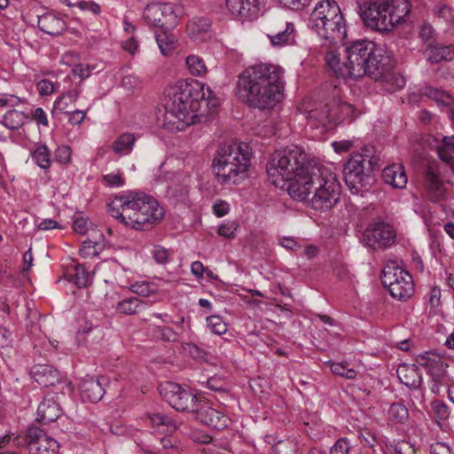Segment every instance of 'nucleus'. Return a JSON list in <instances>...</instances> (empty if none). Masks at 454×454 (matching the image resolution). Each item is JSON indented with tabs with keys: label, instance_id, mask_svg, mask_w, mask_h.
<instances>
[{
	"label": "nucleus",
	"instance_id": "f257e3e1",
	"mask_svg": "<svg viewBox=\"0 0 454 454\" xmlns=\"http://www.w3.org/2000/svg\"><path fill=\"white\" fill-rule=\"evenodd\" d=\"M266 171L270 182L286 185L292 199L308 201L318 212L330 211L339 201L340 184L335 173L296 145L276 151L270 158Z\"/></svg>",
	"mask_w": 454,
	"mask_h": 454
},
{
	"label": "nucleus",
	"instance_id": "f03ea898",
	"mask_svg": "<svg viewBox=\"0 0 454 454\" xmlns=\"http://www.w3.org/2000/svg\"><path fill=\"white\" fill-rule=\"evenodd\" d=\"M343 61L340 54L330 51L325 54L329 72L337 78H361L364 75L381 82L388 92H394L405 85L403 75L394 72L395 61L387 52L369 40L342 41Z\"/></svg>",
	"mask_w": 454,
	"mask_h": 454
},
{
	"label": "nucleus",
	"instance_id": "7ed1b4c3",
	"mask_svg": "<svg viewBox=\"0 0 454 454\" xmlns=\"http://www.w3.org/2000/svg\"><path fill=\"white\" fill-rule=\"evenodd\" d=\"M218 106L219 100L208 86L181 83L168 92L162 125L170 131L184 130L203 114L202 108L215 110Z\"/></svg>",
	"mask_w": 454,
	"mask_h": 454
},
{
	"label": "nucleus",
	"instance_id": "20e7f679",
	"mask_svg": "<svg viewBox=\"0 0 454 454\" xmlns=\"http://www.w3.org/2000/svg\"><path fill=\"white\" fill-rule=\"evenodd\" d=\"M283 74L284 70L273 64L250 66L239 75L238 94L250 107L271 109L283 98Z\"/></svg>",
	"mask_w": 454,
	"mask_h": 454
},
{
	"label": "nucleus",
	"instance_id": "39448f33",
	"mask_svg": "<svg viewBox=\"0 0 454 454\" xmlns=\"http://www.w3.org/2000/svg\"><path fill=\"white\" fill-rule=\"evenodd\" d=\"M411 11L409 0H364L359 13L364 25L380 32L392 30L405 20Z\"/></svg>",
	"mask_w": 454,
	"mask_h": 454
},
{
	"label": "nucleus",
	"instance_id": "423d86ee",
	"mask_svg": "<svg viewBox=\"0 0 454 454\" xmlns=\"http://www.w3.org/2000/svg\"><path fill=\"white\" fill-rule=\"evenodd\" d=\"M231 142L221 145L213 159L212 169L221 184H235L244 178L250 166L247 146Z\"/></svg>",
	"mask_w": 454,
	"mask_h": 454
},
{
	"label": "nucleus",
	"instance_id": "0eeeda50",
	"mask_svg": "<svg viewBox=\"0 0 454 454\" xmlns=\"http://www.w3.org/2000/svg\"><path fill=\"white\" fill-rule=\"evenodd\" d=\"M309 27L330 43L342 42L347 37L343 15L333 0H324L317 4L310 14Z\"/></svg>",
	"mask_w": 454,
	"mask_h": 454
},
{
	"label": "nucleus",
	"instance_id": "6e6552de",
	"mask_svg": "<svg viewBox=\"0 0 454 454\" xmlns=\"http://www.w3.org/2000/svg\"><path fill=\"white\" fill-rule=\"evenodd\" d=\"M380 158L374 148L365 146L361 152L353 153L344 167L345 182L353 194L369 191L374 179L372 173L380 169Z\"/></svg>",
	"mask_w": 454,
	"mask_h": 454
},
{
	"label": "nucleus",
	"instance_id": "1a4fd4ad",
	"mask_svg": "<svg viewBox=\"0 0 454 454\" xmlns=\"http://www.w3.org/2000/svg\"><path fill=\"white\" fill-rule=\"evenodd\" d=\"M127 226L135 230H147L160 222L164 216L163 207L153 196L143 192L128 195L126 210Z\"/></svg>",
	"mask_w": 454,
	"mask_h": 454
},
{
	"label": "nucleus",
	"instance_id": "9d476101",
	"mask_svg": "<svg viewBox=\"0 0 454 454\" xmlns=\"http://www.w3.org/2000/svg\"><path fill=\"white\" fill-rule=\"evenodd\" d=\"M183 14L180 5L173 3H151L144 11V19L150 27L173 29Z\"/></svg>",
	"mask_w": 454,
	"mask_h": 454
},
{
	"label": "nucleus",
	"instance_id": "9b49d317",
	"mask_svg": "<svg viewBox=\"0 0 454 454\" xmlns=\"http://www.w3.org/2000/svg\"><path fill=\"white\" fill-rule=\"evenodd\" d=\"M159 389L162 398L177 411L194 413L200 402L189 387L172 381L160 384Z\"/></svg>",
	"mask_w": 454,
	"mask_h": 454
},
{
	"label": "nucleus",
	"instance_id": "f8f14e48",
	"mask_svg": "<svg viewBox=\"0 0 454 454\" xmlns=\"http://www.w3.org/2000/svg\"><path fill=\"white\" fill-rule=\"evenodd\" d=\"M13 442L17 447H26L30 454H55L59 448L55 439L37 427H28L24 434L14 437Z\"/></svg>",
	"mask_w": 454,
	"mask_h": 454
},
{
	"label": "nucleus",
	"instance_id": "ddd939ff",
	"mask_svg": "<svg viewBox=\"0 0 454 454\" xmlns=\"http://www.w3.org/2000/svg\"><path fill=\"white\" fill-rule=\"evenodd\" d=\"M416 362L431 377L434 382L432 386L434 393H438L441 386L449 384L447 375L448 364L440 354L435 351H426L416 357Z\"/></svg>",
	"mask_w": 454,
	"mask_h": 454
},
{
	"label": "nucleus",
	"instance_id": "4468645a",
	"mask_svg": "<svg viewBox=\"0 0 454 454\" xmlns=\"http://www.w3.org/2000/svg\"><path fill=\"white\" fill-rule=\"evenodd\" d=\"M31 377L43 387H52L53 392L62 395H72L74 385L65 378H61L59 372L49 364H35L31 368Z\"/></svg>",
	"mask_w": 454,
	"mask_h": 454
},
{
	"label": "nucleus",
	"instance_id": "2eb2a0df",
	"mask_svg": "<svg viewBox=\"0 0 454 454\" xmlns=\"http://www.w3.org/2000/svg\"><path fill=\"white\" fill-rule=\"evenodd\" d=\"M381 281L387 287L392 297L400 301L410 298L413 294L411 275L403 270H384Z\"/></svg>",
	"mask_w": 454,
	"mask_h": 454
},
{
	"label": "nucleus",
	"instance_id": "dca6fc26",
	"mask_svg": "<svg viewBox=\"0 0 454 454\" xmlns=\"http://www.w3.org/2000/svg\"><path fill=\"white\" fill-rule=\"evenodd\" d=\"M362 242L364 246L374 250H383L395 242V232L392 226L386 223H372L364 231Z\"/></svg>",
	"mask_w": 454,
	"mask_h": 454
},
{
	"label": "nucleus",
	"instance_id": "f3484780",
	"mask_svg": "<svg viewBox=\"0 0 454 454\" xmlns=\"http://www.w3.org/2000/svg\"><path fill=\"white\" fill-rule=\"evenodd\" d=\"M194 418L215 430L226 428L231 421L222 411L213 408L208 403L200 401L194 413Z\"/></svg>",
	"mask_w": 454,
	"mask_h": 454
},
{
	"label": "nucleus",
	"instance_id": "a211bd4d",
	"mask_svg": "<svg viewBox=\"0 0 454 454\" xmlns=\"http://www.w3.org/2000/svg\"><path fill=\"white\" fill-rule=\"evenodd\" d=\"M59 392L45 395L37 408V421L41 424H50L56 421L62 413Z\"/></svg>",
	"mask_w": 454,
	"mask_h": 454
},
{
	"label": "nucleus",
	"instance_id": "6ab92c4d",
	"mask_svg": "<svg viewBox=\"0 0 454 454\" xmlns=\"http://www.w3.org/2000/svg\"><path fill=\"white\" fill-rule=\"evenodd\" d=\"M263 0H225L228 11L239 20L256 19L261 12Z\"/></svg>",
	"mask_w": 454,
	"mask_h": 454
},
{
	"label": "nucleus",
	"instance_id": "aec40b11",
	"mask_svg": "<svg viewBox=\"0 0 454 454\" xmlns=\"http://www.w3.org/2000/svg\"><path fill=\"white\" fill-rule=\"evenodd\" d=\"M108 380L106 377H90L83 380L80 385L81 396L84 401L97 403L100 401L105 393V387Z\"/></svg>",
	"mask_w": 454,
	"mask_h": 454
},
{
	"label": "nucleus",
	"instance_id": "412c9836",
	"mask_svg": "<svg viewBox=\"0 0 454 454\" xmlns=\"http://www.w3.org/2000/svg\"><path fill=\"white\" fill-rule=\"evenodd\" d=\"M37 26L41 31L51 35H59L67 28L64 19L56 12H46L38 16Z\"/></svg>",
	"mask_w": 454,
	"mask_h": 454
},
{
	"label": "nucleus",
	"instance_id": "4be33fe9",
	"mask_svg": "<svg viewBox=\"0 0 454 454\" xmlns=\"http://www.w3.org/2000/svg\"><path fill=\"white\" fill-rule=\"evenodd\" d=\"M425 187L431 201L438 202L444 199L445 188L433 166H429L425 173Z\"/></svg>",
	"mask_w": 454,
	"mask_h": 454
},
{
	"label": "nucleus",
	"instance_id": "5701e85b",
	"mask_svg": "<svg viewBox=\"0 0 454 454\" xmlns=\"http://www.w3.org/2000/svg\"><path fill=\"white\" fill-rule=\"evenodd\" d=\"M382 179L386 184L396 189L405 188L408 182L404 168L402 164H392L384 168Z\"/></svg>",
	"mask_w": 454,
	"mask_h": 454
},
{
	"label": "nucleus",
	"instance_id": "b1692460",
	"mask_svg": "<svg viewBox=\"0 0 454 454\" xmlns=\"http://www.w3.org/2000/svg\"><path fill=\"white\" fill-rule=\"evenodd\" d=\"M400 381L410 389H418L422 384V375L416 364H402L397 369Z\"/></svg>",
	"mask_w": 454,
	"mask_h": 454
},
{
	"label": "nucleus",
	"instance_id": "393cba45",
	"mask_svg": "<svg viewBox=\"0 0 454 454\" xmlns=\"http://www.w3.org/2000/svg\"><path fill=\"white\" fill-rule=\"evenodd\" d=\"M333 99L319 107L311 109L308 112L307 118L310 121H316L325 129H330L334 128L332 119H333Z\"/></svg>",
	"mask_w": 454,
	"mask_h": 454
},
{
	"label": "nucleus",
	"instance_id": "a878e982",
	"mask_svg": "<svg viewBox=\"0 0 454 454\" xmlns=\"http://www.w3.org/2000/svg\"><path fill=\"white\" fill-rule=\"evenodd\" d=\"M333 119H332V122L334 127L345 121L351 122L355 119V108L352 105L333 98Z\"/></svg>",
	"mask_w": 454,
	"mask_h": 454
},
{
	"label": "nucleus",
	"instance_id": "bb28decb",
	"mask_svg": "<svg viewBox=\"0 0 454 454\" xmlns=\"http://www.w3.org/2000/svg\"><path fill=\"white\" fill-rule=\"evenodd\" d=\"M147 417L152 426L161 433L172 434L179 427V424L165 413H148Z\"/></svg>",
	"mask_w": 454,
	"mask_h": 454
},
{
	"label": "nucleus",
	"instance_id": "cd10ccee",
	"mask_svg": "<svg viewBox=\"0 0 454 454\" xmlns=\"http://www.w3.org/2000/svg\"><path fill=\"white\" fill-rule=\"evenodd\" d=\"M67 272L69 281L74 282L79 288L87 287L92 282V278L84 265L79 263L71 265Z\"/></svg>",
	"mask_w": 454,
	"mask_h": 454
},
{
	"label": "nucleus",
	"instance_id": "c85d7f7f",
	"mask_svg": "<svg viewBox=\"0 0 454 454\" xmlns=\"http://www.w3.org/2000/svg\"><path fill=\"white\" fill-rule=\"evenodd\" d=\"M210 28V21L207 18L195 17L187 24V33L194 40H204Z\"/></svg>",
	"mask_w": 454,
	"mask_h": 454
},
{
	"label": "nucleus",
	"instance_id": "c756f323",
	"mask_svg": "<svg viewBox=\"0 0 454 454\" xmlns=\"http://www.w3.org/2000/svg\"><path fill=\"white\" fill-rule=\"evenodd\" d=\"M285 27L284 30H272L271 34H267L273 46H284L294 43V25H286Z\"/></svg>",
	"mask_w": 454,
	"mask_h": 454
},
{
	"label": "nucleus",
	"instance_id": "7c9ffc66",
	"mask_svg": "<svg viewBox=\"0 0 454 454\" xmlns=\"http://www.w3.org/2000/svg\"><path fill=\"white\" fill-rule=\"evenodd\" d=\"M145 304V302L137 297H129L117 302L115 310L121 315H136L144 308Z\"/></svg>",
	"mask_w": 454,
	"mask_h": 454
},
{
	"label": "nucleus",
	"instance_id": "2f4dec72",
	"mask_svg": "<svg viewBox=\"0 0 454 454\" xmlns=\"http://www.w3.org/2000/svg\"><path fill=\"white\" fill-rule=\"evenodd\" d=\"M34 162L44 171L49 170L52 160L51 158V150L46 145L37 144L35 148L30 153Z\"/></svg>",
	"mask_w": 454,
	"mask_h": 454
},
{
	"label": "nucleus",
	"instance_id": "473e14b6",
	"mask_svg": "<svg viewBox=\"0 0 454 454\" xmlns=\"http://www.w3.org/2000/svg\"><path fill=\"white\" fill-rule=\"evenodd\" d=\"M427 59L432 63H439L442 60H450L453 51L450 46L431 44L427 50Z\"/></svg>",
	"mask_w": 454,
	"mask_h": 454
},
{
	"label": "nucleus",
	"instance_id": "72a5a7b5",
	"mask_svg": "<svg viewBox=\"0 0 454 454\" xmlns=\"http://www.w3.org/2000/svg\"><path fill=\"white\" fill-rule=\"evenodd\" d=\"M127 201L128 195L116 196L107 204V208L110 215L125 225H127V221L126 215H124V211L126 210Z\"/></svg>",
	"mask_w": 454,
	"mask_h": 454
},
{
	"label": "nucleus",
	"instance_id": "f704fd0d",
	"mask_svg": "<svg viewBox=\"0 0 454 454\" xmlns=\"http://www.w3.org/2000/svg\"><path fill=\"white\" fill-rule=\"evenodd\" d=\"M172 29H160V32H155V38L160 52L164 56L170 54L175 47L176 36L171 33Z\"/></svg>",
	"mask_w": 454,
	"mask_h": 454
},
{
	"label": "nucleus",
	"instance_id": "c9c22d12",
	"mask_svg": "<svg viewBox=\"0 0 454 454\" xmlns=\"http://www.w3.org/2000/svg\"><path fill=\"white\" fill-rule=\"evenodd\" d=\"M27 118L23 112L12 109L4 114L1 122L7 129L14 130L23 126Z\"/></svg>",
	"mask_w": 454,
	"mask_h": 454
},
{
	"label": "nucleus",
	"instance_id": "e433bc0d",
	"mask_svg": "<svg viewBox=\"0 0 454 454\" xmlns=\"http://www.w3.org/2000/svg\"><path fill=\"white\" fill-rule=\"evenodd\" d=\"M136 137L131 133L119 136L113 144V151L117 154H129L134 145Z\"/></svg>",
	"mask_w": 454,
	"mask_h": 454
},
{
	"label": "nucleus",
	"instance_id": "4c0bfd02",
	"mask_svg": "<svg viewBox=\"0 0 454 454\" xmlns=\"http://www.w3.org/2000/svg\"><path fill=\"white\" fill-rule=\"evenodd\" d=\"M388 419L393 423L404 424L409 419V411L401 403H394L387 411Z\"/></svg>",
	"mask_w": 454,
	"mask_h": 454
},
{
	"label": "nucleus",
	"instance_id": "58836bf2",
	"mask_svg": "<svg viewBox=\"0 0 454 454\" xmlns=\"http://www.w3.org/2000/svg\"><path fill=\"white\" fill-rule=\"evenodd\" d=\"M434 19L446 24H451L454 21V10L446 4L437 3L432 9Z\"/></svg>",
	"mask_w": 454,
	"mask_h": 454
},
{
	"label": "nucleus",
	"instance_id": "ea45409f",
	"mask_svg": "<svg viewBox=\"0 0 454 454\" xmlns=\"http://www.w3.org/2000/svg\"><path fill=\"white\" fill-rule=\"evenodd\" d=\"M207 386L210 390L218 393L224 400H227L230 396L228 392V383L222 377L213 376L209 378L207 381Z\"/></svg>",
	"mask_w": 454,
	"mask_h": 454
},
{
	"label": "nucleus",
	"instance_id": "a19ab883",
	"mask_svg": "<svg viewBox=\"0 0 454 454\" xmlns=\"http://www.w3.org/2000/svg\"><path fill=\"white\" fill-rule=\"evenodd\" d=\"M186 65L190 73L196 76H201L207 71L203 59L196 55H189L186 58Z\"/></svg>",
	"mask_w": 454,
	"mask_h": 454
},
{
	"label": "nucleus",
	"instance_id": "79ce46f5",
	"mask_svg": "<svg viewBox=\"0 0 454 454\" xmlns=\"http://www.w3.org/2000/svg\"><path fill=\"white\" fill-rule=\"evenodd\" d=\"M206 321L207 328L215 334L222 335L228 330L226 323L220 316H209L207 317Z\"/></svg>",
	"mask_w": 454,
	"mask_h": 454
},
{
	"label": "nucleus",
	"instance_id": "37998d69",
	"mask_svg": "<svg viewBox=\"0 0 454 454\" xmlns=\"http://www.w3.org/2000/svg\"><path fill=\"white\" fill-rule=\"evenodd\" d=\"M100 249V244L98 241L88 239L82 242L79 253L82 257L87 258L98 255Z\"/></svg>",
	"mask_w": 454,
	"mask_h": 454
},
{
	"label": "nucleus",
	"instance_id": "c03bdc74",
	"mask_svg": "<svg viewBox=\"0 0 454 454\" xmlns=\"http://www.w3.org/2000/svg\"><path fill=\"white\" fill-rule=\"evenodd\" d=\"M331 371L333 374L347 380H353L356 377V372L353 368H348L344 363H332Z\"/></svg>",
	"mask_w": 454,
	"mask_h": 454
},
{
	"label": "nucleus",
	"instance_id": "a18cd8bd",
	"mask_svg": "<svg viewBox=\"0 0 454 454\" xmlns=\"http://www.w3.org/2000/svg\"><path fill=\"white\" fill-rule=\"evenodd\" d=\"M426 95L443 106H450L453 102V98L450 94L434 88L427 89Z\"/></svg>",
	"mask_w": 454,
	"mask_h": 454
},
{
	"label": "nucleus",
	"instance_id": "49530a36",
	"mask_svg": "<svg viewBox=\"0 0 454 454\" xmlns=\"http://www.w3.org/2000/svg\"><path fill=\"white\" fill-rule=\"evenodd\" d=\"M80 92L81 91L77 89L67 91L56 99L55 106L59 107L60 110H64L69 103H74L78 99Z\"/></svg>",
	"mask_w": 454,
	"mask_h": 454
},
{
	"label": "nucleus",
	"instance_id": "de8ad7c7",
	"mask_svg": "<svg viewBox=\"0 0 454 454\" xmlns=\"http://www.w3.org/2000/svg\"><path fill=\"white\" fill-rule=\"evenodd\" d=\"M130 291L137 295L148 297L156 293L155 285L149 282H136L131 285Z\"/></svg>",
	"mask_w": 454,
	"mask_h": 454
},
{
	"label": "nucleus",
	"instance_id": "09e8293b",
	"mask_svg": "<svg viewBox=\"0 0 454 454\" xmlns=\"http://www.w3.org/2000/svg\"><path fill=\"white\" fill-rule=\"evenodd\" d=\"M419 37L430 46L435 42V31L432 25L428 22L424 21L419 28Z\"/></svg>",
	"mask_w": 454,
	"mask_h": 454
},
{
	"label": "nucleus",
	"instance_id": "8fccbe9b",
	"mask_svg": "<svg viewBox=\"0 0 454 454\" xmlns=\"http://www.w3.org/2000/svg\"><path fill=\"white\" fill-rule=\"evenodd\" d=\"M432 411L434 417L440 420H445L449 418L450 411L448 406L440 400H434L431 403Z\"/></svg>",
	"mask_w": 454,
	"mask_h": 454
},
{
	"label": "nucleus",
	"instance_id": "3c124183",
	"mask_svg": "<svg viewBox=\"0 0 454 454\" xmlns=\"http://www.w3.org/2000/svg\"><path fill=\"white\" fill-rule=\"evenodd\" d=\"M72 151L68 145H59L54 152V159L59 164H67L71 160Z\"/></svg>",
	"mask_w": 454,
	"mask_h": 454
},
{
	"label": "nucleus",
	"instance_id": "603ef678",
	"mask_svg": "<svg viewBox=\"0 0 454 454\" xmlns=\"http://www.w3.org/2000/svg\"><path fill=\"white\" fill-rule=\"evenodd\" d=\"M103 181L105 184L112 187H121L123 186L125 183L122 177V173L120 169H117L113 173L104 175Z\"/></svg>",
	"mask_w": 454,
	"mask_h": 454
},
{
	"label": "nucleus",
	"instance_id": "864d4df0",
	"mask_svg": "<svg viewBox=\"0 0 454 454\" xmlns=\"http://www.w3.org/2000/svg\"><path fill=\"white\" fill-rule=\"evenodd\" d=\"M351 445L347 438H340L331 447L329 454H349Z\"/></svg>",
	"mask_w": 454,
	"mask_h": 454
},
{
	"label": "nucleus",
	"instance_id": "5fc2aeb1",
	"mask_svg": "<svg viewBox=\"0 0 454 454\" xmlns=\"http://www.w3.org/2000/svg\"><path fill=\"white\" fill-rule=\"evenodd\" d=\"M156 333L159 334L160 338L164 341L174 342L177 340V333L170 327L158 326L156 329Z\"/></svg>",
	"mask_w": 454,
	"mask_h": 454
},
{
	"label": "nucleus",
	"instance_id": "6e6d98bb",
	"mask_svg": "<svg viewBox=\"0 0 454 454\" xmlns=\"http://www.w3.org/2000/svg\"><path fill=\"white\" fill-rule=\"evenodd\" d=\"M238 225L235 222H227L223 223L218 228V234L228 239L235 237V231Z\"/></svg>",
	"mask_w": 454,
	"mask_h": 454
},
{
	"label": "nucleus",
	"instance_id": "4d7b16f0",
	"mask_svg": "<svg viewBox=\"0 0 454 454\" xmlns=\"http://www.w3.org/2000/svg\"><path fill=\"white\" fill-rule=\"evenodd\" d=\"M77 7L83 12H89L94 15H98L101 12L100 5L93 1L80 0Z\"/></svg>",
	"mask_w": 454,
	"mask_h": 454
},
{
	"label": "nucleus",
	"instance_id": "13d9d810",
	"mask_svg": "<svg viewBox=\"0 0 454 454\" xmlns=\"http://www.w3.org/2000/svg\"><path fill=\"white\" fill-rule=\"evenodd\" d=\"M311 0H278L286 8L290 10H302L309 4Z\"/></svg>",
	"mask_w": 454,
	"mask_h": 454
},
{
	"label": "nucleus",
	"instance_id": "bf43d9fd",
	"mask_svg": "<svg viewBox=\"0 0 454 454\" xmlns=\"http://www.w3.org/2000/svg\"><path fill=\"white\" fill-rule=\"evenodd\" d=\"M36 87L41 96L51 95L55 90L54 83L48 79L41 80Z\"/></svg>",
	"mask_w": 454,
	"mask_h": 454
},
{
	"label": "nucleus",
	"instance_id": "052dcab7",
	"mask_svg": "<svg viewBox=\"0 0 454 454\" xmlns=\"http://www.w3.org/2000/svg\"><path fill=\"white\" fill-rule=\"evenodd\" d=\"M32 119L39 125L49 126L47 114L42 107H37L32 112Z\"/></svg>",
	"mask_w": 454,
	"mask_h": 454
},
{
	"label": "nucleus",
	"instance_id": "680f3d73",
	"mask_svg": "<svg viewBox=\"0 0 454 454\" xmlns=\"http://www.w3.org/2000/svg\"><path fill=\"white\" fill-rule=\"evenodd\" d=\"M72 73L74 75L79 76L83 80L90 75V68L87 64H78L73 67Z\"/></svg>",
	"mask_w": 454,
	"mask_h": 454
},
{
	"label": "nucleus",
	"instance_id": "e2e57ef3",
	"mask_svg": "<svg viewBox=\"0 0 454 454\" xmlns=\"http://www.w3.org/2000/svg\"><path fill=\"white\" fill-rule=\"evenodd\" d=\"M97 327H94L91 325L86 324L85 325L82 326L78 331L76 334V339L79 344L85 343L86 342V335L91 333L94 330H97Z\"/></svg>",
	"mask_w": 454,
	"mask_h": 454
},
{
	"label": "nucleus",
	"instance_id": "0e129e2a",
	"mask_svg": "<svg viewBox=\"0 0 454 454\" xmlns=\"http://www.w3.org/2000/svg\"><path fill=\"white\" fill-rule=\"evenodd\" d=\"M67 114H68V122L72 125L81 124L86 116V113L82 110H74Z\"/></svg>",
	"mask_w": 454,
	"mask_h": 454
},
{
	"label": "nucleus",
	"instance_id": "69168bd1",
	"mask_svg": "<svg viewBox=\"0 0 454 454\" xmlns=\"http://www.w3.org/2000/svg\"><path fill=\"white\" fill-rule=\"evenodd\" d=\"M428 303L432 308H437L441 304V289L434 286L430 290Z\"/></svg>",
	"mask_w": 454,
	"mask_h": 454
},
{
	"label": "nucleus",
	"instance_id": "338daca9",
	"mask_svg": "<svg viewBox=\"0 0 454 454\" xmlns=\"http://www.w3.org/2000/svg\"><path fill=\"white\" fill-rule=\"evenodd\" d=\"M439 158L445 163L453 168L454 158L450 151L447 150L446 147L439 146L437 149Z\"/></svg>",
	"mask_w": 454,
	"mask_h": 454
},
{
	"label": "nucleus",
	"instance_id": "774afa93",
	"mask_svg": "<svg viewBox=\"0 0 454 454\" xmlns=\"http://www.w3.org/2000/svg\"><path fill=\"white\" fill-rule=\"evenodd\" d=\"M229 210V204L223 200H219L213 206L214 214L218 217L224 216L225 215L228 214Z\"/></svg>",
	"mask_w": 454,
	"mask_h": 454
}]
</instances>
